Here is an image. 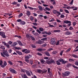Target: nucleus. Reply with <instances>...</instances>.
<instances>
[{
	"label": "nucleus",
	"mask_w": 78,
	"mask_h": 78,
	"mask_svg": "<svg viewBox=\"0 0 78 78\" xmlns=\"http://www.w3.org/2000/svg\"><path fill=\"white\" fill-rule=\"evenodd\" d=\"M1 55L2 57H4V58H5V56H7V57H9V55L8 54V52L7 50L3 51V53L1 52Z\"/></svg>",
	"instance_id": "obj_1"
},
{
	"label": "nucleus",
	"mask_w": 78,
	"mask_h": 78,
	"mask_svg": "<svg viewBox=\"0 0 78 78\" xmlns=\"http://www.w3.org/2000/svg\"><path fill=\"white\" fill-rule=\"evenodd\" d=\"M63 22L64 23H66V24H68V23H69L67 25V26H68V27H70V26H71V21H70L66 20L64 21Z\"/></svg>",
	"instance_id": "obj_2"
},
{
	"label": "nucleus",
	"mask_w": 78,
	"mask_h": 78,
	"mask_svg": "<svg viewBox=\"0 0 78 78\" xmlns=\"http://www.w3.org/2000/svg\"><path fill=\"white\" fill-rule=\"evenodd\" d=\"M70 75V72L69 71H67L64 72L63 73V74L62 75V76L64 77H65V76H69Z\"/></svg>",
	"instance_id": "obj_3"
},
{
	"label": "nucleus",
	"mask_w": 78,
	"mask_h": 78,
	"mask_svg": "<svg viewBox=\"0 0 78 78\" xmlns=\"http://www.w3.org/2000/svg\"><path fill=\"white\" fill-rule=\"evenodd\" d=\"M0 35L3 38H5L6 37L5 35V33L3 31L0 32Z\"/></svg>",
	"instance_id": "obj_4"
},
{
	"label": "nucleus",
	"mask_w": 78,
	"mask_h": 78,
	"mask_svg": "<svg viewBox=\"0 0 78 78\" xmlns=\"http://www.w3.org/2000/svg\"><path fill=\"white\" fill-rule=\"evenodd\" d=\"M9 70L11 73H17V72L11 68H9Z\"/></svg>",
	"instance_id": "obj_5"
},
{
	"label": "nucleus",
	"mask_w": 78,
	"mask_h": 78,
	"mask_svg": "<svg viewBox=\"0 0 78 78\" xmlns=\"http://www.w3.org/2000/svg\"><path fill=\"white\" fill-rule=\"evenodd\" d=\"M60 62H62V64H65L67 62V61H64V59L62 58H60V59H58Z\"/></svg>",
	"instance_id": "obj_6"
},
{
	"label": "nucleus",
	"mask_w": 78,
	"mask_h": 78,
	"mask_svg": "<svg viewBox=\"0 0 78 78\" xmlns=\"http://www.w3.org/2000/svg\"><path fill=\"white\" fill-rule=\"evenodd\" d=\"M56 39L55 38H53L51 39V42L52 44H56Z\"/></svg>",
	"instance_id": "obj_7"
},
{
	"label": "nucleus",
	"mask_w": 78,
	"mask_h": 78,
	"mask_svg": "<svg viewBox=\"0 0 78 78\" xmlns=\"http://www.w3.org/2000/svg\"><path fill=\"white\" fill-rule=\"evenodd\" d=\"M7 65V63H6V62L5 61H4L3 63V65L1 66V67L2 68H5V67Z\"/></svg>",
	"instance_id": "obj_8"
},
{
	"label": "nucleus",
	"mask_w": 78,
	"mask_h": 78,
	"mask_svg": "<svg viewBox=\"0 0 78 78\" xmlns=\"http://www.w3.org/2000/svg\"><path fill=\"white\" fill-rule=\"evenodd\" d=\"M2 44L5 45L7 48H9V45L8 44H6V43L5 42H2Z\"/></svg>",
	"instance_id": "obj_9"
},
{
	"label": "nucleus",
	"mask_w": 78,
	"mask_h": 78,
	"mask_svg": "<svg viewBox=\"0 0 78 78\" xmlns=\"http://www.w3.org/2000/svg\"><path fill=\"white\" fill-rule=\"evenodd\" d=\"M44 43V41H42L40 40L36 42V44H42Z\"/></svg>",
	"instance_id": "obj_10"
},
{
	"label": "nucleus",
	"mask_w": 78,
	"mask_h": 78,
	"mask_svg": "<svg viewBox=\"0 0 78 78\" xmlns=\"http://www.w3.org/2000/svg\"><path fill=\"white\" fill-rule=\"evenodd\" d=\"M17 42L20 46H23V44H22L20 41L18 40Z\"/></svg>",
	"instance_id": "obj_11"
},
{
	"label": "nucleus",
	"mask_w": 78,
	"mask_h": 78,
	"mask_svg": "<svg viewBox=\"0 0 78 78\" xmlns=\"http://www.w3.org/2000/svg\"><path fill=\"white\" fill-rule=\"evenodd\" d=\"M32 57V56H31V55H27L25 56V59H29V58H31Z\"/></svg>",
	"instance_id": "obj_12"
},
{
	"label": "nucleus",
	"mask_w": 78,
	"mask_h": 78,
	"mask_svg": "<svg viewBox=\"0 0 78 78\" xmlns=\"http://www.w3.org/2000/svg\"><path fill=\"white\" fill-rule=\"evenodd\" d=\"M20 23L21 25H25L26 24V23L25 21H21L20 22Z\"/></svg>",
	"instance_id": "obj_13"
},
{
	"label": "nucleus",
	"mask_w": 78,
	"mask_h": 78,
	"mask_svg": "<svg viewBox=\"0 0 78 78\" xmlns=\"http://www.w3.org/2000/svg\"><path fill=\"white\" fill-rule=\"evenodd\" d=\"M26 73L27 75L28 76H31V73H30V72L28 71V70H27L26 71Z\"/></svg>",
	"instance_id": "obj_14"
},
{
	"label": "nucleus",
	"mask_w": 78,
	"mask_h": 78,
	"mask_svg": "<svg viewBox=\"0 0 78 78\" xmlns=\"http://www.w3.org/2000/svg\"><path fill=\"white\" fill-rule=\"evenodd\" d=\"M16 52L17 54L19 55H22V53L20 52V51H16Z\"/></svg>",
	"instance_id": "obj_15"
},
{
	"label": "nucleus",
	"mask_w": 78,
	"mask_h": 78,
	"mask_svg": "<svg viewBox=\"0 0 78 78\" xmlns=\"http://www.w3.org/2000/svg\"><path fill=\"white\" fill-rule=\"evenodd\" d=\"M71 32L69 31H67L66 32L65 34L66 35H70V34H71Z\"/></svg>",
	"instance_id": "obj_16"
},
{
	"label": "nucleus",
	"mask_w": 78,
	"mask_h": 78,
	"mask_svg": "<svg viewBox=\"0 0 78 78\" xmlns=\"http://www.w3.org/2000/svg\"><path fill=\"white\" fill-rule=\"evenodd\" d=\"M53 12L55 14H58V11L57 10H54L53 11Z\"/></svg>",
	"instance_id": "obj_17"
},
{
	"label": "nucleus",
	"mask_w": 78,
	"mask_h": 78,
	"mask_svg": "<svg viewBox=\"0 0 78 78\" xmlns=\"http://www.w3.org/2000/svg\"><path fill=\"white\" fill-rule=\"evenodd\" d=\"M41 64H44L45 62V61L43 59H41L40 61Z\"/></svg>",
	"instance_id": "obj_18"
},
{
	"label": "nucleus",
	"mask_w": 78,
	"mask_h": 78,
	"mask_svg": "<svg viewBox=\"0 0 78 78\" xmlns=\"http://www.w3.org/2000/svg\"><path fill=\"white\" fill-rule=\"evenodd\" d=\"M56 63L57 65L58 66L61 65V63H60V62L59 60L56 61Z\"/></svg>",
	"instance_id": "obj_19"
},
{
	"label": "nucleus",
	"mask_w": 78,
	"mask_h": 78,
	"mask_svg": "<svg viewBox=\"0 0 78 78\" xmlns=\"http://www.w3.org/2000/svg\"><path fill=\"white\" fill-rule=\"evenodd\" d=\"M48 24L49 25V26H48V27H50L51 28V27H55V26L53 25H51V24H50V23H48Z\"/></svg>",
	"instance_id": "obj_20"
},
{
	"label": "nucleus",
	"mask_w": 78,
	"mask_h": 78,
	"mask_svg": "<svg viewBox=\"0 0 78 78\" xmlns=\"http://www.w3.org/2000/svg\"><path fill=\"white\" fill-rule=\"evenodd\" d=\"M44 54L48 56H50V53L47 51L45 52H44Z\"/></svg>",
	"instance_id": "obj_21"
},
{
	"label": "nucleus",
	"mask_w": 78,
	"mask_h": 78,
	"mask_svg": "<svg viewBox=\"0 0 78 78\" xmlns=\"http://www.w3.org/2000/svg\"><path fill=\"white\" fill-rule=\"evenodd\" d=\"M53 32L55 33H59V32H61V30H55L53 31Z\"/></svg>",
	"instance_id": "obj_22"
},
{
	"label": "nucleus",
	"mask_w": 78,
	"mask_h": 78,
	"mask_svg": "<svg viewBox=\"0 0 78 78\" xmlns=\"http://www.w3.org/2000/svg\"><path fill=\"white\" fill-rule=\"evenodd\" d=\"M26 14L27 15V16H30L31 15V13H30V12L29 11H27Z\"/></svg>",
	"instance_id": "obj_23"
},
{
	"label": "nucleus",
	"mask_w": 78,
	"mask_h": 78,
	"mask_svg": "<svg viewBox=\"0 0 78 78\" xmlns=\"http://www.w3.org/2000/svg\"><path fill=\"white\" fill-rule=\"evenodd\" d=\"M30 37L32 41H35V38H34V37H33V36L30 35Z\"/></svg>",
	"instance_id": "obj_24"
},
{
	"label": "nucleus",
	"mask_w": 78,
	"mask_h": 78,
	"mask_svg": "<svg viewBox=\"0 0 78 78\" xmlns=\"http://www.w3.org/2000/svg\"><path fill=\"white\" fill-rule=\"evenodd\" d=\"M46 50L45 49H37V51H45Z\"/></svg>",
	"instance_id": "obj_25"
},
{
	"label": "nucleus",
	"mask_w": 78,
	"mask_h": 78,
	"mask_svg": "<svg viewBox=\"0 0 78 78\" xmlns=\"http://www.w3.org/2000/svg\"><path fill=\"white\" fill-rule=\"evenodd\" d=\"M8 62L10 65H12V64H13L12 62L10 60L8 61Z\"/></svg>",
	"instance_id": "obj_26"
},
{
	"label": "nucleus",
	"mask_w": 78,
	"mask_h": 78,
	"mask_svg": "<svg viewBox=\"0 0 78 78\" xmlns=\"http://www.w3.org/2000/svg\"><path fill=\"white\" fill-rule=\"evenodd\" d=\"M38 8L40 10V11H42V7L41 5H39L38 6Z\"/></svg>",
	"instance_id": "obj_27"
},
{
	"label": "nucleus",
	"mask_w": 78,
	"mask_h": 78,
	"mask_svg": "<svg viewBox=\"0 0 78 78\" xmlns=\"http://www.w3.org/2000/svg\"><path fill=\"white\" fill-rule=\"evenodd\" d=\"M17 2H16L15 1H14L11 4H12V5H17Z\"/></svg>",
	"instance_id": "obj_28"
},
{
	"label": "nucleus",
	"mask_w": 78,
	"mask_h": 78,
	"mask_svg": "<svg viewBox=\"0 0 78 78\" xmlns=\"http://www.w3.org/2000/svg\"><path fill=\"white\" fill-rule=\"evenodd\" d=\"M37 72L39 73H42V71L41 69H38L37 70Z\"/></svg>",
	"instance_id": "obj_29"
},
{
	"label": "nucleus",
	"mask_w": 78,
	"mask_h": 78,
	"mask_svg": "<svg viewBox=\"0 0 78 78\" xmlns=\"http://www.w3.org/2000/svg\"><path fill=\"white\" fill-rule=\"evenodd\" d=\"M39 30H40V31L42 32L44 31V28L42 27H40L39 28Z\"/></svg>",
	"instance_id": "obj_30"
},
{
	"label": "nucleus",
	"mask_w": 78,
	"mask_h": 78,
	"mask_svg": "<svg viewBox=\"0 0 78 78\" xmlns=\"http://www.w3.org/2000/svg\"><path fill=\"white\" fill-rule=\"evenodd\" d=\"M16 45H17V43L16 42H14L12 43V45L14 46H16Z\"/></svg>",
	"instance_id": "obj_31"
},
{
	"label": "nucleus",
	"mask_w": 78,
	"mask_h": 78,
	"mask_svg": "<svg viewBox=\"0 0 78 78\" xmlns=\"http://www.w3.org/2000/svg\"><path fill=\"white\" fill-rule=\"evenodd\" d=\"M26 71H27V70H26L23 69H21V71L22 72H23V73H25V72H26Z\"/></svg>",
	"instance_id": "obj_32"
},
{
	"label": "nucleus",
	"mask_w": 78,
	"mask_h": 78,
	"mask_svg": "<svg viewBox=\"0 0 78 78\" xmlns=\"http://www.w3.org/2000/svg\"><path fill=\"white\" fill-rule=\"evenodd\" d=\"M22 16H23V13H21L19 14L18 16V17H19V18H20V17H21Z\"/></svg>",
	"instance_id": "obj_33"
},
{
	"label": "nucleus",
	"mask_w": 78,
	"mask_h": 78,
	"mask_svg": "<svg viewBox=\"0 0 78 78\" xmlns=\"http://www.w3.org/2000/svg\"><path fill=\"white\" fill-rule=\"evenodd\" d=\"M51 64V63H55V62L53 60L51 59L50 60Z\"/></svg>",
	"instance_id": "obj_34"
},
{
	"label": "nucleus",
	"mask_w": 78,
	"mask_h": 78,
	"mask_svg": "<svg viewBox=\"0 0 78 78\" xmlns=\"http://www.w3.org/2000/svg\"><path fill=\"white\" fill-rule=\"evenodd\" d=\"M30 50H26L25 51V53H30Z\"/></svg>",
	"instance_id": "obj_35"
},
{
	"label": "nucleus",
	"mask_w": 78,
	"mask_h": 78,
	"mask_svg": "<svg viewBox=\"0 0 78 78\" xmlns=\"http://www.w3.org/2000/svg\"><path fill=\"white\" fill-rule=\"evenodd\" d=\"M49 73V75L50 76L51 78L52 77V76H53V74L51 72H50L49 73Z\"/></svg>",
	"instance_id": "obj_36"
},
{
	"label": "nucleus",
	"mask_w": 78,
	"mask_h": 78,
	"mask_svg": "<svg viewBox=\"0 0 78 78\" xmlns=\"http://www.w3.org/2000/svg\"><path fill=\"white\" fill-rule=\"evenodd\" d=\"M72 56L74 58H78V57L77 56V55L74 54Z\"/></svg>",
	"instance_id": "obj_37"
},
{
	"label": "nucleus",
	"mask_w": 78,
	"mask_h": 78,
	"mask_svg": "<svg viewBox=\"0 0 78 78\" xmlns=\"http://www.w3.org/2000/svg\"><path fill=\"white\" fill-rule=\"evenodd\" d=\"M33 34L34 36H37V35H39V34H38V33L37 32H35L33 33Z\"/></svg>",
	"instance_id": "obj_38"
},
{
	"label": "nucleus",
	"mask_w": 78,
	"mask_h": 78,
	"mask_svg": "<svg viewBox=\"0 0 78 78\" xmlns=\"http://www.w3.org/2000/svg\"><path fill=\"white\" fill-rule=\"evenodd\" d=\"M30 20L31 21H33V20H34V17L31 16L30 18Z\"/></svg>",
	"instance_id": "obj_39"
},
{
	"label": "nucleus",
	"mask_w": 78,
	"mask_h": 78,
	"mask_svg": "<svg viewBox=\"0 0 78 78\" xmlns=\"http://www.w3.org/2000/svg\"><path fill=\"white\" fill-rule=\"evenodd\" d=\"M75 65L77 66H78V60L76 61L75 62Z\"/></svg>",
	"instance_id": "obj_40"
},
{
	"label": "nucleus",
	"mask_w": 78,
	"mask_h": 78,
	"mask_svg": "<svg viewBox=\"0 0 78 78\" xmlns=\"http://www.w3.org/2000/svg\"><path fill=\"white\" fill-rule=\"evenodd\" d=\"M0 48H2V49H5V46H0Z\"/></svg>",
	"instance_id": "obj_41"
},
{
	"label": "nucleus",
	"mask_w": 78,
	"mask_h": 78,
	"mask_svg": "<svg viewBox=\"0 0 78 78\" xmlns=\"http://www.w3.org/2000/svg\"><path fill=\"white\" fill-rule=\"evenodd\" d=\"M47 38H44L41 39V40H42V41H47Z\"/></svg>",
	"instance_id": "obj_42"
},
{
	"label": "nucleus",
	"mask_w": 78,
	"mask_h": 78,
	"mask_svg": "<svg viewBox=\"0 0 78 78\" xmlns=\"http://www.w3.org/2000/svg\"><path fill=\"white\" fill-rule=\"evenodd\" d=\"M45 9L47 11H50V9H49L48 7H45Z\"/></svg>",
	"instance_id": "obj_43"
},
{
	"label": "nucleus",
	"mask_w": 78,
	"mask_h": 78,
	"mask_svg": "<svg viewBox=\"0 0 78 78\" xmlns=\"http://www.w3.org/2000/svg\"><path fill=\"white\" fill-rule=\"evenodd\" d=\"M64 11H65V12L67 14H69V11H68L67 10L65 9Z\"/></svg>",
	"instance_id": "obj_44"
},
{
	"label": "nucleus",
	"mask_w": 78,
	"mask_h": 78,
	"mask_svg": "<svg viewBox=\"0 0 78 78\" xmlns=\"http://www.w3.org/2000/svg\"><path fill=\"white\" fill-rule=\"evenodd\" d=\"M46 62V64H51V62H50V61H47Z\"/></svg>",
	"instance_id": "obj_45"
},
{
	"label": "nucleus",
	"mask_w": 78,
	"mask_h": 78,
	"mask_svg": "<svg viewBox=\"0 0 78 78\" xmlns=\"http://www.w3.org/2000/svg\"><path fill=\"white\" fill-rule=\"evenodd\" d=\"M26 37L27 39H30V36H29V35H28V34L26 35Z\"/></svg>",
	"instance_id": "obj_46"
},
{
	"label": "nucleus",
	"mask_w": 78,
	"mask_h": 78,
	"mask_svg": "<svg viewBox=\"0 0 78 78\" xmlns=\"http://www.w3.org/2000/svg\"><path fill=\"white\" fill-rule=\"evenodd\" d=\"M27 8L30 9V10H33V9H34V8H33L30 7L28 6L27 7Z\"/></svg>",
	"instance_id": "obj_47"
},
{
	"label": "nucleus",
	"mask_w": 78,
	"mask_h": 78,
	"mask_svg": "<svg viewBox=\"0 0 78 78\" xmlns=\"http://www.w3.org/2000/svg\"><path fill=\"white\" fill-rule=\"evenodd\" d=\"M70 66H72V64L70 63H69L67 65V67H70Z\"/></svg>",
	"instance_id": "obj_48"
},
{
	"label": "nucleus",
	"mask_w": 78,
	"mask_h": 78,
	"mask_svg": "<svg viewBox=\"0 0 78 78\" xmlns=\"http://www.w3.org/2000/svg\"><path fill=\"white\" fill-rule=\"evenodd\" d=\"M59 41H58L56 42V43L55 44L56 45H59Z\"/></svg>",
	"instance_id": "obj_49"
},
{
	"label": "nucleus",
	"mask_w": 78,
	"mask_h": 78,
	"mask_svg": "<svg viewBox=\"0 0 78 78\" xmlns=\"http://www.w3.org/2000/svg\"><path fill=\"white\" fill-rule=\"evenodd\" d=\"M31 47H32V48H35L36 47V46H35L34 45H31Z\"/></svg>",
	"instance_id": "obj_50"
},
{
	"label": "nucleus",
	"mask_w": 78,
	"mask_h": 78,
	"mask_svg": "<svg viewBox=\"0 0 78 78\" xmlns=\"http://www.w3.org/2000/svg\"><path fill=\"white\" fill-rule=\"evenodd\" d=\"M33 68H34V69H36V65H34L32 66Z\"/></svg>",
	"instance_id": "obj_51"
},
{
	"label": "nucleus",
	"mask_w": 78,
	"mask_h": 78,
	"mask_svg": "<svg viewBox=\"0 0 78 78\" xmlns=\"http://www.w3.org/2000/svg\"><path fill=\"white\" fill-rule=\"evenodd\" d=\"M51 2H53V5H55V4H56V2H55V0H53Z\"/></svg>",
	"instance_id": "obj_52"
},
{
	"label": "nucleus",
	"mask_w": 78,
	"mask_h": 78,
	"mask_svg": "<svg viewBox=\"0 0 78 78\" xmlns=\"http://www.w3.org/2000/svg\"><path fill=\"white\" fill-rule=\"evenodd\" d=\"M32 24L35 26H37V24L36 23H32Z\"/></svg>",
	"instance_id": "obj_53"
},
{
	"label": "nucleus",
	"mask_w": 78,
	"mask_h": 78,
	"mask_svg": "<svg viewBox=\"0 0 78 78\" xmlns=\"http://www.w3.org/2000/svg\"><path fill=\"white\" fill-rule=\"evenodd\" d=\"M63 52H64V51L62 50V51L60 53V55H61V56H62V53H63Z\"/></svg>",
	"instance_id": "obj_54"
},
{
	"label": "nucleus",
	"mask_w": 78,
	"mask_h": 78,
	"mask_svg": "<svg viewBox=\"0 0 78 78\" xmlns=\"http://www.w3.org/2000/svg\"><path fill=\"white\" fill-rule=\"evenodd\" d=\"M69 30H73V28L72 27H70L69 28Z\"/></svg>",
	"instance_id": "obj_55"
},
{
	"label": "nucleus",
	"mask_w": 78,
	"mask_h": 78,
	"mask_svg": "<svg viewBox=\"0 0 78 78\" xmlns=\"http://www.w3.org/2000/svg\"><path fill=\"white\" fill-rule=\"evenodd\" d=\"M37 32L38 33H39V34H41V32L40 31V30H39L38 29H37Z\"/></svg>",
	"instance_id": "obj_56"
},
{
	"label": "nucleus",
	"mask_w": 78,
	"mask_h": 78,
	"mask_svg": "<svg viewBox=\"0 0 78 78\" xmlns=\"http://www.w3.org/2000/svg\"><path fill=\"white\" fill-rule=\"evenodd\" d=\"M73 0H72L71 2L69 3V4L71 5H73Z\"/></svg>",
	"instance_id": "obj_57"
},
{
	"label": "nucleus",
	"mask_w": 78,
	"mask_h": 78,
	"mask_svg": "<svg viewBox=\"0 0 78 78\" xmlns=\"http://www.w3.org/2000/svg\"><path fill=\"white\" fill-rule=\"evenodd\" d=\"M73 67H74V68H75V69H78V67L77 66H75V65H73Z\"/></svg>",
	"instance_id": "obj_58"
},
{
	"label": "nucleus",
	"mask_w": 78,
	"mask_h": 78,
	"mask_svg": "<svg viewBox=\"0 0 78 78\" xmlns=\"http://www.w3.org/2000/svg\"><path fill=\"white\" fill-rule=\"evenodd\" d=\"M57 53H58V52H57V51H53L52 52V54H56Z\"/></svg>",
	"instance_id": "obj_59"
},
{
	"label": "nucleus",
	"mask_w": 78,
	"mask_h": 78,
	"mask_svg": "<svg viewBox=\"0 0 78 78\" xmlns=\"http://www.w3.org/2000/svg\"><path fill=\"white\" fill-rule=\"evenodd\" d=\"M12 49H9V50L8 52L9 53H11V52H12Z\"/></svg>",
	"instance_id": "obj_60"
},
{
	"label": "nucleus",
	"mask_w": 78,
	"mask_h": 78,
	"mask_svg": "<svg viewBox=\"0 0 78 78\" xmlns=\"http://www.w3.org/2000/svg\"><path fill=\"white\" fill-rule=\"evenodd\" d=\"M30 64L31 65H32V64H33V61L30 60Z\"/></svg>",
	"instance_id": "obj_61"
},
{
	"label": "nucleus",
	"mask_w": 78,
	"mask_h": 78,
	"mask_svg": "<svg viewBox=\"0 0 78 78\" xmlns=\"http://www.w3.org/2000/svg\"><path fill=\"white\" fill-rule=\"evenodd\" d=\"M64 15H61L60 16L61 18H64Z\"/></svg>",
	"instance_id": "obj_62"
},
{
	"label": "nucleus",
	"mask_w": 78,
	"mask_h": 78,
	"mask_svg": "<svg viewBox=\"0 0 78 78\" xmlns=\"http://www.w3.org/2000/svg\"><path fill=\"white\" fill-rule=\"evenodd\" d=\"M54 19L52 18V19L51 20H49V22H53L54 21Z\"/></svg>",
	"instance_id": "obj_63"
},
{
	"label": "nucleus",
	"mask_w": 78,
	"mask_h": 78,
	"mask_svg": "<svg viewBox=\"0 0 78 78\" xmlns=\"http://www.w3.org/2000/svg\"><path fill=\"white\" fill-rule=\"evenodd\" d=\"M76 22H73V26H75V25H76Z\"/></svg>",
	"instance_id": "obj_64"
}]
</instances>
